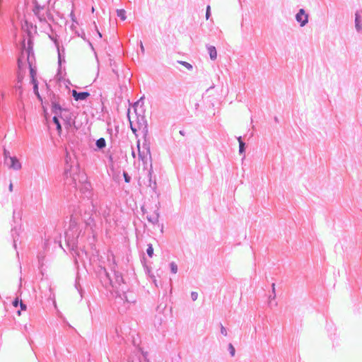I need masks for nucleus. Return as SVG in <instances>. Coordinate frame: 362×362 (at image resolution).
<instances>
[{"instance_id":"16","label":"nucleus","mask_w":362,"mask_h":362,"mask_svg":"<svg viewBox=\"0 0 362 362\" xmlns=\"http://www.w3.org/2000/svg\"><path fill=\"white\" fill-rule=\"evenodd\" d=\"M29 66H30V76H31L32 81H33V79H35V76L36 73L30 64L29 65Z\"/></svg>"},{"instance_id":"1","label":"nucleus","mask_w":362,"mask_h":362,"mask_svg":"<svg viewBox=\"0 0 362 362\" xmlns=\"http://www.w3.org/2000/svg\"><path fill=\"white\" fill-rule=\"evenodd\" d=\"M138 155L139 158L144 163H146L151 160V153L149 147L147 144H143L142 148L141 147L139 141L137 143Z\"/></svg>"},{"instance_id":"11","label":"nucleus","mask_w":362,"mask_h":362,"mask_svg":"<svg viewBox=\"0 0 362 362\" xmlns=\"http://www.w3.org/2000/svg\"><path fill=\"white\" fill-rule=\"evenodd\" d=\"M117 16L122 20L124 21L126 19L125 16V11L123 9L117 10Z\"/></svg>"},{"instance_id":"34","label":"nucleus","mask_w":362,"mask_h":362,"mask_svg":"<svg viewBox=\"0 0 362 362\" xmlns=\"http://www.w3.org/2000/svg\"><path fill=\"white\" fill-rule=\"evenodd\" d=\"M73 180H74V182L76 181V179L74 177H73Z\"/></svg>"},{"instance_id":"14","label":"nucleus","mask_w":362,"mask_h":362,"mask_svg":"<svg viewBox=\"0 0 362 362\" xmlns=\"http://www.w3.org/2000/svg\"><path fill=\"white\" fill-rule=\"evenodd\" d=\"M170 269L173 273L176 274L177 272V266L175 262L170 264Z\"/></svg>"},{"instance_id":"15","label":"nucleus","mask_w":362,"mask_h":362,"mask_svg":"<svg viewBox=\"0 0 362 362\" xmlns=\"http://www.w3.org/2000/svg\"><path fill=\"white\" fill-rule=\"evenodd\" d=\"M52 108L56 115L58 114V112L61 110L60 106L57 104H54Z\"/></svg>"},{"instance_id":"28","label":"nucleus","mask_w":362,"mask_h":362,"mask_svg":"<svg viewBox=\"0 0 362 362\" xmlns=\"http://www.w3.org/2000/svg\"><path fill=\"white\" fill-rule=\"evenodd\" d=\"M21 59H18V66L21 68Z\"/></svg>"},{"instance_id":"5","label":"nucleus","mask_w":362,"mask_h":362,"mask_svg":"<svg viewBox=\"0 0 362 362\" xmlns=\"http://www.w3.org/2000/svg\"><path fill=\"white\" fill-rule=\"evenodd\" d=\"M208 51H209L211 59H212V60L216 59L217 57V52H216V47L214 46H209L208 47Z\"/></svg>"},{"instance_id":"2","label":"nucleus","mask_w":362,"mask_h":362,"mask_svg":"<svg viewBox=\"0 0 362 362\" xmlns=\"http://www.w3.org/2000/svg\"><path fill=\"white\" fill-rule=\"evenodd\" d=\"M296 21L300 23V26H304L308 21V16L305 13L304 9L301 8L296 14Z\"/></svg>"},{"instance_id":"35","label":"nucleus","mask_w":362,"mask_h":362,"mask_svg":"<svg viewBox=\"0 0 362 362\" xmlns=\"http://www.w3.org/2000/svg\"><path fill=\"white\" fill-rule=\"evenodd\" d=\"M180 133L182 134V135H184L183 132H180Z\"/></svg>"},{"instance_id":"21","label":"nucleus","mask_w":362,"mask_h":362,"mask_svg":"<svg viewBox=\"0 0 362 362\" xmlns=\"http://www.w3.org/2000/svg\"><path fill=\"white\" fill-rule=\"evenodd\" d=\"M192 299L195 301L198 298V293L197 292H192L191 293Z\"/></svg>"},{"instance_id":"13","label":"nucleus","mask_w":362,"mask_h":362,"mask_svg":"<svg viewBox=\"0 0 362 362\" xmlns=\"http://www.w3.org/2000/svg\"><path fill=\"white\" fill-rule=\"evenodd\" d=\"M147 254L148 255L151 257L153 255V248L152 247V245H148L147 248Z\"/></svg>"},{"instance_id":"24","label":"nucleus","mask_w":362,"mask_h":362,"mask_svg":"<svg viewBox=\"0 0 362 362\" xmlns=\"http://www.w3.org/2000/svg\"><path fill=\"white\" fill-rule=\"evenodd\" d=\"M18 304H20V301L18 300V298H16L13 302V305L14 307H17L18 305Z\"/></svg>"},{"instance_id":"9","label":"nucleus","mask_w":362,"mask_h":362,"mask_svg":"<svg viewBox=\"0 0 362 362\" xmlns=\"http://www.w3.org/2000/svg\"><path fill=\"white\" fill-rule=\"evenodd\" d=\"M96 146L99 148H102L105 146V140L103 138H100L97 140Z\"/></svg>"},{"instance_id":"22","label":"nucleus","mask_w":362,"mask_h":362,"mask_svg":"<svg viewBox=\"0 0 362 362\" xmlns=\"http://www.w3.org/2000/svg\"><path fill=\"white\" fill-rule=\"evenodd\" d=\"M221 332L223 336L227 335L226 329L222 325H221Z\"/></svg>"},{"instance_id":"4","label":"nucleus","mask_w":362,"mask_h":362,"mask_svg":"<svg viewBox=\"0 0 362 362\" xmlns=\"http://www.w3.org/2000/svg\"><path fill=\"white\" fill-rule=\"evenodd\" d=\"M10 160L9 168L13 170H18L21 168V164L18 159L15 156H10L8 158Z\"/></svg>"},{"instance_id":"12","label":"nucleus","mask_w":362,"mask_h":362,"mask_svg":"<svg viewBox=\"0 0 362 362\" xmlns=\"http://www.w3.org/2000/svg\"><path fill=\"white\" fill-rule=\"evenodd\" d=\"M129 122H130L131 129L133 131V132L135 133L136 132L137 129L134 126V121L132 120V117L129 115Z\"/></svg>"},{"instance_id":"3","label":"nucleus","mask_w":362,"mask_h":362,"mask_svg":"<svg viewBox=\"0 0 362 362\" xmlns=\"http://www.w3.org/2000/svg\"><path fill=\"white\" fill-rule=\"evenodd\" d=\"M89 95L90 93L88 92L78 93L76 90H72V96L76 101L85 100L89 97Z\"/></svg>"},{"instance_id":"30","label":"nucleus","mask_w":362,"mask_h":362,"mask_svg":"<svg viewBox=\"0 0 362 362\" xmlns=\"http://www.w3.org/2000/svg\"><path fill=\"white\" fill-rule=\"evenodd\" d=\"M4 155H5V157H6V158H7V156H8V153H7L6 151L4 152Z\"/></svg>"},{"instance_id":"25","label":"nucleus","mask_w":362,"mask_h":362,"mask_svg":"<svg viewBox=\"0 0 362 362\" xmlns=\"http://www.w3.org/2000/svg\"><path fill=\"white\" fill-rule=\"evenodd\" d=\"M272 286V291H273L274 293H275V284L273 283Z\"/></svg>"},{"instance_id":"23","label":"nucleus","mask_w":362,"mask_h":362,"mask_svg":"<svg viewBox=\"0 0 362 362\" xmlns=\"http://www.w3.org/2000/svg\"><path fill=\"white\" fill-rule=\"evenodd\" d=\"M20 307L21 310H25L27 308L26 305L22 302L21 300H20Z\"/></svg>"},{"instance_id":"26","label":"nucleus","mask_w":362,"mask_h":362,"mask_svg":"<svg viewBox=\"0 0 362 362\" xmlns=\"http://www.w3.org/2000/svg\"><path fill=\"white\" fill-rule=\"evenodd\" d=\"M9 190H10L11 192L13 190V184H12V183H11V184L9 185Z\"/></svg>"},{"instance_id":"33","label":"nucleus","mask_w":362,"mask_h":362,"mask_svg":"<svg viewBox=\"0 0 362 362\" xmlns=\"http://www.w3.org/2000/svg\"><path fill=\"white\" fill-rule=\"evenodd\" d=\"M122 281V278H120V280L118 281V283L119 284V282Z\"/></svg>"},{"instance_id":"10","label":"nucleus","mask_w":362,"mask_h":362,"mask_svg":"<svg viewBox=\"0 0 362 362\" xmlns=\"http://www.w3.org/2000/svg\"><path fill=\"white\" fill-rule=\"evenodd\" d=\"M178 63L185 66L188 70H191L192 69V65L187 62L178 61Z\"/></svg>"},{"instance_id":"6","label":"nucleus","mask_w":362,"mask_h":362,"mask_svg":"<svg viewBox=\"0 0 362 362\" xmlns=\"http://www.w3.org/2000/svg\"><path fill=\"white\" fill-rule=\"evenodd\" d=\"M359 23H360V16L358 15V13H356V17H355V23H356V29L361 32L362 33V25H359Z\"/></svg>"},{"instance_id":"29","label":"nucleus","mask_w":362,"mask_h":362,"mask_svg":"<svg viewBox=\"0 0 362 362\" xmlns=\"http://www.w3.org/2000/svg\"><path fill=\"white\" fill-rule=\"evenodd\" d=\"M132 154L133 158H135V153L134 151H132Z\"/></svg>"},{"instance_id":"19","label":"nucleus","mask_w":362,"mask_h":362,"mask_svg":"<svg viewBox=\"0 0 362 362\" xmlns=\"http://www.w3.org/2000/svg\"><path fill=\"white\" fill-rule=\"evenodd\" d=\"M211 15V7L210 6H208L206 8V19L208 20L209 18V16Z\"/></svg>"},{"instance_id":"17","label":"nucleus","mask_w":362,"mask_h":362,"mask_svg":"<svg viewBox=\"0 0 362 362\" xmlns=\"http://www.w3.org/2000/svg\"><path fill=\"white\" fill-rule=\"evenodd\" d=\"M32 82L34 85V90H35V93L37 95V96L39 97L40 95L38 93L37 83L36 79H33V81Z\"/></svg>"},{"instance_id":"7","label":"nucleus","mask_w":362,"mask_h":362,"mask_svg":"<svg viewBox=\"0 0 362 362\" xmlns=\"http://www.w3.org/2000/svg\"><path fill=\"white\" fill-rule=\"evenodd\" d=\"M238 141L239 142V152L243 153L245 151V143L242 141L241 136L238 138Z\"/></svg>"},{"instance_id":"20","label":"nucleus","mask_w":362,"mask_h":362,"mask_svg":"<svg viewBox=\"0 0 362 362\" xmlns=\"http://www.w3.org/2000/svg\"><path fill=\"white\" fill-rule=\"evenodd\" d=\"M123 176H124V181L127 183H129L130 182V177L128 175V174L127 173L124 172Z\"/></svg>"},{"instance_id":"31","label":"nucleus","mask_w":362,"mask_h":362,"mask_svg":"<svg viewBox=\"0 0 362 362\" xmlns=\"http://www.w3.org/2000/svg\"><path fill=\"white\" fill-rule=\"evenodd\" d=\"M98 35H99V37H102V35L100 32H98Z\"/></svg>"},{"instance_id":"8","label":"nucleus","mask_w":362,"mask_h":362,"mask_svg":"<svg viewBox=\"0 0 362 362\" xmlns=\"http://www.w3.org/2000/svg\"><path fill=\"white\" fill-rule=\"evenodd\" d=\"M53 122H54V124H56L57 126V129L59 132V133H60L62 132V127L60 125V123H59V121L58 119V117H57V115H54V117H53Z\"/></svg>"},{"instance_id":"18","label":"nucleus","mask_w":362,"mask_h":362,"mask_svg":"<svg viewBox=\"0 0 362 362\" xmlns=\"http://www.w3.org/2000/svg\"><path fill=\"white\" fill-rule=\"evenodd\" d=\"M228 347H229V350H230V353L231 356H233L235 355V352L234 346L231 344H230Z\"/></svg>"},{"instance_id":"32","label":"nucleus","mask_w":362,"mask_h":362,"mask_svg":"<svg viewBox=\"0 0 362 362\" xmlns=\"http://www.w3.org/2000/svg\"><path fill=\"white\" fill-rule=\"evenodd\" d=\"M18 315H19V316L21 315V310L18 311Z\"/></svg>"},{"instance_id":"27","label":"nucleus","mask_w":362,"mask_h":362,"mask_svg":"<svg viewBox=\"0 0 362 362\" xmlns=\"http://www.w3.org/2000/svg\"><path fill=\"white\" fill-rule=\"evenodd\" d=\"M141 49L142 52H144V47L143 46L142 42H141Z\"/></svg>"}]
</instances>
